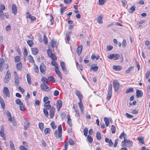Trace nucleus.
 I'll return each instance as SVG.
<instances>
[{
  "label": "nucleus",
  "instance_id": "1",
  "mask_svg": "<svg viewBox=\"0 0 150 150\" xmlns=\"http://www.w3.org/2000/svg\"><path fill=\"white\" fill-rule=\"evenodd\" d=\"M58 132L57 130H56L54 132V135L56 137V138H61V140H62V138H61L62 133V127L61 125H60L58 127Z\"/></svg>",
  "mask_w": 150,
  "mask_h": 150
},
{
  "label": "nucleus",
  "instance_id": "2",
  "mask_svg": "<svg viewBox=\"0 0 150 150\" xmlns=\"http://www.w3.org/2000/svg\"><path fill=\"white\" fill-rule=\"evenodd\" d=\"M120 57V55L118 54H111L109 56H108V59H113L114 60L118 59Z\"/></svg>",
  "mask_w": 150,
  "mask_h": 150
},
{
  "label": "nucleus",
  "instance_id": "3",
  "mask_svg": "<svg viewBox=\"0 0 150 150\" xmlns=\"http://www.w3.org/2000/svg\"><path fill=\"white\" fill-rule=\"evenodd\" d=\"M112 85L111 84H110L108 86V92L107 96V99L108 100H110L112 96Z\"/></svg>",
  "mask_w": 150,
  "mask_h": 150
},
{
  "label": "nucleus",
  "instance_id": "4",
  "mask_svg": "<svg viewBox=\"0 0 150 150\" xmlns=\"http://www.w3.org/2000/svg\"><path fill=\"white\" fill-rule=\"evenodd\" d=\"M47 85H48V84H41L40 85V87L43 91L48 92L49 91L50 89L49 87L47 86Z\"/></svg>",
  "mask_w": 150,
  "mask_h": 150
},
{
  "label": "nucleus",
  "instance_id": "5",
  "mask_svg": "<svg viewBox=\"0 0 150 150\" xmlns=\"http://www.w3.org/2000/svg\"><path fill=\"white\" fill-rule=\"evenodd\" d=\"M120 84L117 80H114L113 81V86L114 91L117 92L119 89Z\"/></svg>",
  "mask_w": 150,
  "mask_h": 150
},
{
  "label": "nucleus",
  "instance_id": "6",
  "mask_svg": "<svg viewBox=\"0 0 150 150\" xmlns=\"http://www.w3.org/2000/svg\"><path fill=\"white\" fill-rule=\"evenodd\" d=\"M4 95L5 97H9L10 96V93L8 88L6 87H4L3 90Z\"/></svg>",
  "mask_w": 150,
  "mask_h": 150
},
{
  "label": "nucleus",
  "instance_id": "7",
  "mask_svg": "<svg viewBox=\"0 0 150 150\" xmlns=\"http://www.w3.org/2000/svg\"><path fill=\"white\" fill-rule=\"evenodd\" d=\"M43 109V112L46 117H48L49 114L47 110L50 109L52 107L51 105H48L47 106L45 107Z\"/></svg>",
  "mask_w": 150,
  "mask_h": 150
},
{
  "label": "nucleus",
  "instance_id": "8",
  "mask_svg": "<svg viewBox=\"0 0 150 150\" xmlns=\"http://www.w3.org/2000/svg\"><path fill=\"white\" fill-rule=\"evenodd\" d=\"M55 108L52 107L50 110L49 114L51 118L53 117L55 113Z\"/></svg>",
  "mask_w": 150,
  "mask_h": 150
},
{
  "label": "nucleus",
  "instance_id": "9",
  "mask_svg": "<svg viewBox=\"0 0 150 150\" xmlns=\"http://www.w3.org/2000/svg\"><path fill=\"white\" fill-rule=\"evenodd\" d=\"M40 71L42 73H43L46 70L45 66L43 63L41 64L40 67Z\"/></svg>",
  "mask_w": 150,
  "mask_h": 150
},
{
  "label": "nucleus",
  "instance_id": "10",
  "mask_svg": "<svg viewBox=\"0 0 150 150\" xmlns=\"http://www.w3.org/2000/svg\"><path fill=\"white\" fill-rule=\"evenodd\" d=\"M125 146L129 147H130L133 146V143L131 141L127 140L125 142Z\"/></svg>",
  "mask_w": 150,
  "mask_h": 150
},
{
  "label": "nucleus",
  "instance_id": "11",
  "mask_svg": "<svg viewBox=\"0 0 150 150\" xmlns=\"http://www.w3.org/2000/svg\"><path fill=\"white\" fill-rule=\"evenodd\" d=\"M4 63V60L2 58H0V71L1 72L3 69V65Z\"/></svg>",
  "mask_w": 150,
  "mask_h": 150
},
{
  "label": "nucleus",
  "instance_id": "12",
  "mask_svg": "<svg viewBox=\"0 0 150 150\" xmlns=\"http://www.w3.org/2000/svg\"><path fill=\"white\" fill-rule=\"evenodd\" d=\"M11 9L12 13L15 15L17 11V7L14 4H13L11 7Z\"/></svg>",
  "mask_w": 150,
  "mask_h": 150
},
{
  "label": "nucleus",
  "instance_id": "13",
  "mask_svg": "<svg viewBox=\"0 0 150 150\" xmlns=\"http://www.w3.org/2000/svg\"><path fill=\"white\" fill-rule=\"evenodd\" d=\"M55 71L59 77L62 79V77L61 74L59 69V67L57 68H55Z\"/></svg>",
  "mask_w": 150,
  "mask_h": 150
},
{
  "label": "nucleus",
  "instance_id": "14",
  "mask_svg": "<svg viewBox=\"0 0 150 150\" xmlns=\"http://www.w3.org/2000/svg\"><path fill=\"white\" fill-rule=\"evenodd\" d=\"M62 106V104L61 100H58L57 103V106L58 111L60 109Z\"/></svg>",
  "mask_w": 150,
  "mask_h": 150
},
{
  "label": "nucleus",
  "instance_id": "15",
  "mask_svg": "<svg viewBox=\"0 0 150 150\" xmlns=\"http://www.w3.org/2000/svg\"><path fill=\"white\" fill-rule=\"evenodd\" d=\"M82 46L81 45L78 46L76 50V52L77 54L79 56L81 54L82 49Z\"/></svg>",
  "mask_w": 150,
  "mask_h": 150
},
{
  "label": "nucleus",
  "instance_id": "16",
  "mask_svg": "<svg viewBox=\"0 0 150 150\" xmlns=\"http://www.w3.org/2000/svg\"><path fill=\"white\" fill-rule=\"evenodd\" d=\"M0 103L1 105V106L2 108L4 109L5 107V104L4 103V101L3 98L1 97L0 96Z\"/></svg>",
  "mask_w": 150,
  "mask_h": 150
},
{
  "label": "nucleus",
  "instance_id": "17",
  "mask_svg": "<svg viewBox=\"0 0 150 150\" xmlns=\"http://www.w3.org/2000/svg\"><path fill=\"white\" fill-rule=\"evenodd\" d=\"M123 137L124 139V140L122 142V144L121 146H125V142L127 140V135L125 133L123 132Z\"/></svg>",
  "mask_w": 150,
  "mask_h": 150
},
{
  "label": "nucleus",
  "instance_id": "18",
  "mask_svg": "<svg viewBox=\"0 0 150 150\" xmlns=\"http://www.w3.org/2000/svg\"><path fill=\"white\" fill-rule=\"evenodd\" d=\"M75 93L76 95L79 98V100H81L82 98V95L81 92L79 91L76 90Z\"/></svg>",
  "mask_w": 150,
  "mask_h": 150
},
{
  "label": "nucleus",
  "instance_id": "19",
  "mask_svg": "<svg viewBox=\"0 0 150 150\" xmlns=\"http://www.w3.org/2000/svg\"><path fill=\"white\" fill-rule=\"evenodd\" d=\"M136 96L137 98L142 97L143 95L142 92L139 90L137 89L136 92Z\"/></svg>",
  "mask_w": 150,
  "mask_h": 150
},
{
  "label": "nucleus",
  "instance_id": "20",
  "mask_svg": "<svg viewBox=\"0 0 150 150\" xmlns=\"http://www.w3.org/2000/svg\"><path fill=\"white\" fill-rule=\"evenodd\" d=\"M33 54L35 55H36L38 52V50L37 47L33 48H31Z\"/></svg>",
  "mask_w": 150,
  "mask_h": 150
},
{
  "label": "nucleus",
  "instance_id": "21",
  "mask_svg": "<svg viewBox=\"0 0 150 150\" xmlns=\"http://www.w3.org/2000/svg\"><path fill=\"white\" fill-rule=\"evenodd\" d=\"M78 105L80 108L81 112H83L84 110V108L83 103L81 101V100H80V101L78 103Z\"/></svg>",
  "mask_w": 150,
  "mask_h": 150
},
{
  "label": "nucleus",
  "instance_id": "22",
  "mask_svg": "<svg viewBox=\"0 0 150 150\" xmlns=\"http://www.w3.org/2000/svg\"><path fill=\"white\" fill-rule=\"evenodd\" d=\"M60 66L62 67V70L64 72H66L67 71L65 67V63L63 62H60Z\"/></svg>",
  "mask_w": 150,
  "mask_h": 150
},
{
  "label": "nucleus",
  "instance_id": "23",
  "mask_svg": "<svg viewBox=\"0 0 150 150\" xmlns=\"http://www.w3.org/2000/svg\"><path fill=\"white\" fill-rule=\"evenodd\" d=\"M20 79H21V78L14 77V80L15 84L16 86H18L19 83Z\"/></svg>",
  "mask_w": 150,
  "mask_h": 150
},
{
  "label": "nucleus",
  "instance_id": "24",
  "mask_svg": "<svg viewBox=\"0 0 150 150\" xmlns=\"http://www.w3.org/2000/svg\"><path fill=\"white\" fill-rule=\"evenodd\" d=\"M5 9V6L4 5L1 4L0 5V15L1 16L2 13H3L2 11L4 10Z\"/></svg>",
  "mask_w": 150,
  "mask_h": 150
},
{
  "label": "nucleus",
  "instance_id": "25",
  "mask_svg": "<svg viewBox=\"0 0 150 150\" xmlns=\"http://www.w3.org/2000/svg\"><path fill=\"white\" fill-rule=\"evenodd\" d=\"M16 67L18 69L21 70L22 68V64L21 62H20L16 64Z\"/></svg>",
  "mask_w": 150,
  "mask_h": 150
},
{
  "label": "nucleus",
  "instance_id": "26",
  "mask_svg": "<svg viewBox=\"0 0 150 150\" xmlns=\"http://www.w3.org/2000/svg\"><path fill=\"white\" fill-rule=\"evenodd\" d=\"M113 68L115 71H119L122 69V67L120 66H113Z\"/></svg>",
  "mask_w": 150,
  "mask_h": 150
},
{
  "label": "nucleus",
  "instance_id": "27",
  "mask_svg": "<svg viewBox=\"0 0 150 150\" xmlns=\"http://www.w3.org/2000/svg\"><path fill=\"white\" fill-rule=\"evenodd\" d=\"M51 44L50 45L52 47H54V46H57V43L56 41H54L53 40H51Z\"/></svg>",
  "mask_w": 150,
  "mask_h": 150
},
{
  "label": "nucleus",
  "instance_id": "28",
  "mask_svg": "<svg viewBox=\"0 0 150 150\" xmlns=\"http://www.w3.org/2000/svg\"><path fill=\"white\" fill-rule=\"evenodd\" d=\"M47 78L44 77H42L41 79V81L42 83V84H48Z\"/></svg>",
  "mask_w": 150,
  "mask_h": 150
},
{
  "label": "nucleus",
  "instance_id": "29",
  "mask_svg": "<svg viewBox=\"0 0 150 150\" xmlns=\"http://www.w3.org/2000/svg\"><path fill=\"white\" fill-rule=\"evenodd\" d=\"M10 144L11 150H16L14 144L11 140L10 141Z\"/></svg>",
  "mask_w": 150,
  "mask_h": 150
},
{
  "label": "nucleus",
  "instance_id": "30",
  "mask_svg": "<svg viewBox=\"0 0 150 150\" xmlns=\"http://www.w3.org/2000/svg\"><path fill=\"white\" fill-rule=\"evenodd\" d=\"M67 123L69 124V125L70 127L72 126V123L71 121V120L70 118V116L69 115H67Z\"/></svg>",
  "mask_w": 150,
  "mask_h": 150
},
{
  "label": "nucleus",
  "instance_id": "31",
  "mask_svg": "<svg viewBox=\"0 0 150 150\" xmlns=\"http://www.w3.org/2000/svg\"><path fill=\"white\" fill-rule=\"evenodd\" d=\"M19 108L20 110L22 111H24L25 110V106L23 104V103L19 105Z\"/></svg>",
  "mask_w": 150,
  "mask_h": 150
},
{
  "label": "nucleus",
  "instance_id": "32",
  "mask_svg": "<svg viewBox=\"0 0 150 150\" xmlns=\"http://www.w3.org/2000/svg\"><path fill=\"white\" fill-rule=\"evenodd\" d=\"M103 18L102 17L99 16L97 18V21L100 24H102L103 23Z\"/></svg>",
  "mask_w": 150,
  "mask_h": 150
},
{
  "label": "nucleus",
  "instance_id": "33",
  "mask_svg": "<svg viewBox=\"0 0 150 150\" xmlns=\"http://www.w3.org/2000/svg\"><path fill=\"white\" fill-rule=\"evenodd\" d=\"M26 77L28 83L29 84H30L31 83V79L30 75L28 74H27Z\"/></svg>",
  "mask_w": 150,
  "mask_h": 150
},
{
  "label": "nucleus",
  "instance_id": "34",
  "mask_svg": "<svg viewBox=\"0 0 150 150\" xmlns=\"http://www.w3.org/2000/svg\"><path fill=\"white\" fill-rule=\"evenodd\" d=\"M49 57H50L52 60H57V58L56 55L53 53H51Z\"/></svg>",
  "mask_w": 150,
  "mask_h": 150
},
{
  "label": "nucleus",
  "instance_id": "35",
  "mask_svg": "<svg viewBox=\"0 0 150 150\" xmlns=\"http://www.w3.org/2000/svg\"><path fill=\"white\" fill-rule=\"evenodd\" d=\"M50 81L53 83H54L55 82V80L54 78L52 76H50L48 77Z\"/></svg>",
  "mask_w": 150,
  "mask_h": 150
},
{
  "label": "nucleus",
  "instance_id": "36",
  "mask_svg": "<svg viewBox=\"0 0 150 150\" xmlns=\"http://www.w3.org/2000/svg\"><path fill=\"white\" fill-rule=\"evenodd\" d=\"M11 75L10 73V71L9 70H8L7 71L6 73L5 76V78L10 79Z\"/></svg>",
  "mask_w": 150,
  "mask_h": 150
},
{
  "label": "nucleus",
  "instance_id": "37",
  "mask_svg": "<svg viewBox=\"0 0 150 150\" xmlns=\"http://www.w3.org/2000/svg\"><path fill=\"white\" fill-rule=\"evenodd\" d=\"M98 69V67L97 66H91L90 68V69L92 70L93 71H96Z\"/></svg>",
  "mask_w": 150,
  "mask_h": 150
},
{
  "label": "nucleus",
  "instance_id": "38",
  "mask_svg": "<svg viewBox=\"0 0 150 150\" xmlns=\"http://www.w3.org/2000/svg\"><path fill=\"white\" fill-rule=\"evenodd\" d=\"M51 64L53 66L55 67V68L59 67L58 64L56 62L54 61H52L51 62Z\"/></svg>",
  "mask_w": 150,
  "mask_h": 150
},
{
  "label": "nucleus",
  "instance_id": "39",
  "mask_svg": "<svg viewBox=\"0 0 150 150\" xmlns=\"http://www.w3.org/2000/svg\"><path fill=\"white\" fill-rule=\"evenodd\" d=\"M134 67L133 66H131L129 67L127 69L125 72L126 73L129 74L130 73V72L132 71V69H133Z\"/></svg>",
  "mask_w": 150,
  "mask_h": 150
},
{
  "label": "nucleus",
  "instance_id": "40",
  "mask_svg": "<svg viewBox=\"0 0 150 150\" xmlns=\"http://www.w3.org/2000/svg\"><path fill=\"white\" fill-rule=\"evenodd\" d=\"M27 42L29 46L30 47H32L34 44V42L32 40H28L27 41Z\"/></svg>",
  "mask_w": 150,
  "mask_h": 150
},
{
  "label": "nucleus",
  "instance_id": "41",
  "mask_svg": "<svg viewBox=\"0 0 150 150\" xmlns=\"http://www.w3.org/2000/svg\"><path fill=\"white\" fill-rule=\"evenodd\" d=\"M96 137L97 139L98 140H100L101 139V134L100 132H98L96 134Z\"/></svg>",
  "mask_w": 150,
  "mask_h": 150
},
{
  "label": "nucleus",
  "instance_id": "42",
  "mask_svg": "<svg viewBox=\"0 0 150 150\" xmlns=\"http://www.w3.org/2000/svg\"><path fill=\"white\" fill-rule=\"evenodd\" d=\"M136 7L135 6H132L129 9V11L130 13H132L135 10Z\"/></svg>",
  "mask_w": 150,
  "mask_h": 150
},
{
  "label": "nucleus",
  "instance_id": "43",
  "mask_svg": "<svg viewBox=\"0 0 150 150\" xmlns=\"http://www.w3.org/2000/svg\"><path fill=\"white\" fill-rule=\"evenodd\" d=\"M38 126L40 129L41 131H42L43 130L44 126L43 123L42 122H40L38 124Z\"/></svg>",
  "mask_w": 150,
  "mask_h": 150
},
{
  "label": "nucleus",
  "instance_id": "44",
  "mask_svg": "<svg viewBox=\"0 0 150 150\" xmlns=\"http://www.w3.org/2000/svg\"><path fill=\"white\" fill-rule=\"evenodd\" d=\"M28 59L30 63H33L34 62V60L33 57L31 55H29L28 56Z\"/></svg>",
  "mask_w": 150,
  "mask_h": 150
},
{
  "label": "nucleus",
  "instance_id": "45",
  "mask_svg": "<svg viewBox=\"0 0 150 150\" xmlns=\"http://www.w3.org/2000/svg\"><path fill=\"white\" fill-rule=\"evenodd\" d=\"M134 89L133 88H130L127 89L125 91L126 93H128L130 92H133Z\"/></svg>",
  "mask_w": 150,
  "mask_h": 150
},
{
  "label": "nucleus",
  "instance_id": "46",
  "mask_svg": "<svg viewBox=\"0 0 150 150\" xmlns=\"http://www.w3.org/2000/svg\"><path fill=\"white\" fill-rule=\"evenodd\" d=\"M104 121L105 122V125L107 126H108L109 124V119L107 117H105L104 118Z\"/></svg>",
  "mask_w": 150,
  "mask_h": 150
},
{
  "label": "nucleus",
  "instance_id": "47",
  "mask_svg": "<svg viewBox=\"0 0 150 150\" xmlns=\"http://www.w3.org/2000/svg\"><path fill=\"white\" fill-rule=\"evenodd\" d=\"M50 129L49 128H46L44 130V133L45 134H47L48 133H49L50 132Z\"/></svg>",
  "mask_w": 150,
  "mask_h": 150
},
{
  "label": "nucleus",
  "instance_id": "48",
  "mask_svg": "<svg viewBox=\"0 0 150 150\" xmlns=\"http://www.w3.org/2000/svg\"><path fill=\"white\" fill-rule=\"evenodd\" d=\"M87 139L89 142L91 143L92 142L93 139L92 137L91 136L88 135L87 137Z\"/></svg>",
  "mask_w": 150,
  "mask_h": 150
},
{
  "label": "nucleus",
  "instance_id": "49",
  "mask_svg": "<svg viewBox=\"0 0 150 150\" xmlns=\"http://www.w3.org/2000/svg\"><path fill=\"white\" fill-rule=\"evenodd\" d=\"M15 102L17 104L19 105L21 104L23 102L21 101V100L19 99H17L15 100Z\"/></svg>",
  "mask_w": 150,
  "mask_h": 150
},
{
  "label": "nucleus",
  "instance_id": "50",
  "mask_svg": "<svg viewBox=\"0 0 150 150\" xmlns=\"http://www.w3.org/2000/svg\"><path fill=\"white\" fill-rule=\"evenodd\" d=\"M112 131V132L113 134H114L115 132V127L114 125H112L111 126V129Z\"/></svg>",
  "mask_w": 150,
  "mask_h": 150
},
{
  "label": "nucleus",
  "instance_id": "51",
  "mask_svg": "<svg viewBox=\"0 0 150 150\" xmlns=\"http://www.w3.org/2000/svg\"><path fill=\"white\" fill-rule=\"evenodd\" d=\"M28 54V51L26 47L24 49L23 55L24 57H27Z\"/></svg>",
  "mask_w": 150,
  "mask_h": 150
},
{
  "label": "nucleus",
  "instance_id": "52",
  "mask_svg": "<svg viewBox=\"0 0 150 150\" xmlns=\"http://www.w3.org/2000/svg\"><path fill=\"white\" fill-rule=\"evenodd\" d=\"M137 140H139V142L143 144H144V140L143 138L140 137H138L137 138Z\"/></svg>",
  "mask_w": 150,
  "mask_h": 150
},
{
  "label": "nucleus",
  "instance_id": "53",
  "mask_svg": "<svg viewBox=\"0 0 150 150\" xmlns=\"http://www.w3.org/2000/svg\"><path fill=\"white\" fill-rule=\"evenodd\" d=\"M88 130L86 127L83 130L84 135L86 137L87 135L88 134Z\"/></svg>",
  "mask_w": 150,
  "mask_h": 150
},
{
  "label": "nucleus",
  "instance_id": "54",
  "mask_svg": "<svg viewBox=\"0 0 150 150\" xmlns=\"http://www.w3.org/2000/svg\"><path fill=\"white\" fill-rule=\"evenodd\" d=\"M43 40L44 41V43L47 44L48 43V41L47 37L45 35H44L43 36Z\"/></svg>",
  "mask_w": 150,
  "mask_h": 150
},
{
  "label": "nucleus",
  "instance_id": "55",
  "mask_svg": "<svg viewBox=\"0 0 150 150\" xmlns=\"http://www.w3.org/2000/svg\"><path fill=\"white\" fill-rule=\"evenodd\" d=\"M69 144L70 145H74V144L75 142H74V141L72 139H69Z\"/></svg>",
  "mask_w": 150,
  "mask_h": 150
},
{
  "label": "nucleus",
  "instance_id": "56",
  "mask_svg": "<svg viewBox=\"0 0 150 150\" xmlns=\"http://www.w3.org/2000/svg\"><path fill=\"white\" fill-rule=\"evenodd\" d=\"M67 8V7H62L60 8V11L61 14L62 15L64 11Z\"/></svg>",
  "mask_w": 150,
  "mask_h": 150
},
{
  "label": "nucleus",
  "instance_id": "57",
  "mask_svg": "<svg viewBox=\"0 0 150 150\" xmlns=\"http://www.w3.org/2000/svg\"><path fill=\"white\" fill-rule=\"evenodd\" d=\"M71 33V32H69V33H67L66 35V37L67 41H69L70 39L69 34Z\"/></svg>",
  "mask_w": 150,
  "mask_h": 150
},
{
  "label": "nucleus",
  "instance_id": "58",
  "mask_svg": "<svg viewBox=\"0 0 150 150\" xmlns=\"http://www.w3.org/2000/svg\"><path fill=\"white\" fill-rule=\"evenodd\" d=\"M50 125H51L52 128L53 129H56L57 127L55 125L54 123V122H52L50 124Z\"/></svg>",
  "mask_w": 150,
  "mask_h": 150
},
{
  "label": "nucleus",
  "instance_id": "59",
  "mask_svg": "<svg viewBox=\"0 0 150 150\" xmlns=\"http://www.w3.org/2000/svg\"><path fill=\"white\" fill-rule=\"evenodd\" d=\"M20 59V57L18 56H16L15 57V61L16 62H18Z\"/></svg>",
  "mask_w": 150,
  "mask_h": 150
},
{
  "label": "nucleus",
  "instance_id": "60",
  "mask_svg": "<svg viewBox=\"0 0 150 150\" xmlns=\"http://www.w3.org/2000/svg\"><path fill=\"white\" fill-rule=\"evenodd\" d=\"M29 123L28 122H27V124L24 126V130H27L28 127Z\"/></svg>",
  "mask_w": 150,
  "mask_h": 150
},
{
  "label": "nucleus",
  "instance_id": "61",
  "mask_svg": "<svg viewBox=\"0 0 150 150\" xmlns=\"http://www.w3.org/2000/svg\"><path fill=\"white\" fill-rule=\"evenodd\" d=\"M126 42L125 39H124L122 43V45L123 47H125L126 45Z\"/></svg>",
  "mask_w": 150,
  "mask_h": 150
},
{
  "label": "nucleus",
  "instance_id": "62",
  "mask_svg": "<svg viewBox=\"0 0 150 150\" xmlns=\"http://www.w3.org/2000/svg\"><path fill=\"white\" fill-rule=\"evenodd\" d=\"M59 92L57 90H56L54 92V95L55 96H57L59 95Z\"/></svg>",
  "mask_w": 150,
  "mask_h": 150
},
{
  "label": "nucleus",
  "instance_id": "63",
  "mask_svg": "<svg viewBox=\"0 0 150 150\" xmlns=\"http://www.w3.org/2000/svg\"><path fill=\"white\" fill-rule=\"evenodd\" d=\"M125 115L128 118H131L133 117V116L132 115H130L127 112L126 113Z\"/></svg>",
  "mask_w": 150,
  "mask_h": 150
},
{
  "label": "nucleus",
  "instance_id": "64",
  "mask_svg": "<svg viewBox=\"0 0 150 150\" xmlns=\"http://www.w3.org/2000/svg\"><path fill=\"white\" fill-rule=\"evenodd\" d=\"M150 74V72L149 71H147L146 74V79H148L149 77Z\"/></svg>",
  "mask_w": 150,
  "mask_h": 150
}]
</instances>
